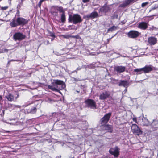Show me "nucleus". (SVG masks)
<instances>
[{
	"label": "nucleus",
	"mask_w": 158,
	"mask_h": 158,
	"mask_svg": "<svg viewBox=\"0 0 158 158\" xmlns=\"http://www.w3.org/2000/svg\"><path fill=\"white\" fill-rule=\"evenodd\" d=\"M42 2H43V1H42V0H40L39 1V2L38 3V6H39V7H40L41 4H42Z\"/></svg>",
	"instance_id": "nucleus-37"
},
{
	"label": "nucleus",
	"mask_w": 158,
	"mask_h": 158,
	"mask_svg": "<svg viewBox=\"0 0 158 158\" xmlns=\"http://www.w3.org/2000/svg\"><path fill=\"white\" fill-rule=\"evenodd\" d=\"M52 83V85H49L48 88L53 91H56L59 92L61 94V93L59 90H62L64 89L66 87L65 83L63 81L59 80H54Z\"/></svg>",
	"instance_id": "nucleus-1"
},
{
	"label": "nucleus",
	"mask_w": 158,
	"mask_h": 158,
	"mask_svg": "<svg viewBox=\"0 0 158 158\" xmlns=\"http://www.w3.org/2000/svg\"><path fill=\"white\" fill-rule=\"evenodd\" d=\"M142 124L143 126H148L150 124V123L146 118H144L142 119Z\"/></svg>",
	"instance_id": "nucleus-20"
},
{
	"label": "nucleus",
	"mask_w": 158,
	"mask_h": 158,
	"mask_svg": "<svg viewBox=\"0 0 158 158\" xmlns=\"http://www.w3.org/2000/svg\"><path fill=\"white\" fill-rule=\"evenodd\" d=\"M10 105L12 106L13 105H11V104H10Z\"/></svg>",
	"instance_id": "nucleus-47"
},
{
	"label": "nucleus",
	"mask_w": 158,
	"mask_h": 158,
	"mask_svg": "<svg viewBox=\"0 0 158 158\" xmlns=\"http://www.w3.org/2000/svg\"><path fill=\"white\" fill-rule=\"evenodd\" d=\"M148 4V2H145V3H142L141 5V6L142 7H144L145 6H146V5H147Z\"/></svg>",
	"instance_id": "nucleus-35"
},
{
	"label": "nucleus",
	"mask_w": 158,
	"mask_h": 158,
	"mask_svg": "<svg viewBox=\"0 0 158 158\" xmlns=\"http://www.w3.org/2000/svg\"><path fill=\"white\" fill-rule=\"evenodd\" d=\"M8 50L6 48H4L0 50V53L5 52H8Z\"/></svg>",
	"instance_id": "nucleus-30"
},
{
	"label": "nucleus",
	"mask_w": 158,
	"mask_h": 158,
	"mask_svg": "<svg viewBox=\"0 0 158 158\" xmlns=\"http://www.w3.org/2000/svg\"><path fill=\"white\" fill-rule=\"evenodd\" d=\"M13 106L14 107H17L19 108L21 107V106L19 105H13Z\"/></svg>",
	"instance_id": "nucleus-42"
},
{
	"label": "nucleus",
	"mask_w": 158,
	"mask_h": 158,
	"mask_svg": "<svg viewBox=\"0 0 158 158\" xmlns=\"http://www.w3.org/2000/svg\"><path fill=\"white\" fill-rule=\"evenodd\" d=\"M8 8V6H5L4 7H1V9L3 10H5L7 9Z\"/></svg>",
	"instance_id": "nucleus-34"
},
{
	"label": "nucleus",
	"mask_w": 158,
	"mask_h": 158,
	"mask_svg": "<svg viewBox=\"0 0 158 158\" xmlns=\"http://www.w3.org/2000/svg\"><path fill=\"white\" fill-rule=\"evenodd\" d=\"M109 10V8L108 6H104L99 9V13L102 12L106 13L108 12Z\"/></svg>",
	"instance_id": "nucleus-14"
},
{
	"label": "nucleus",
	"mask_w": 158,
	"mask_h": 158,
	"mask_svg": "<svg viewBox=\"0 0 158 158\" xmlns=\"http://www.w3.org/2000/svg\"><path fill=\"white\" fill-rule=\"evenodd\" d=\"M18 25V23L16 22L15 20V19H13L10 23V25L12 27H16Z\"/></svg>",
	"instance_id": "nucleus-22"
},
{
	"label": "nucleus",
	"mask_w": 158,
	"mask_h": 158,
	"mask_svg": "<svg viewBox=\"0 0 158 158\" xmlns=\"http://www.w3.org/2000/svg\"><path fill=\"white\" fill-rule=\"evenodd\" d=\"M134 71L139 73L138 74H141L143 72V68L139 69H134Z\"/></svg>",
	"instance_id": "nucleus-24"
},
{
	"label": "nucleus",
	"mask_w": 158,
	"mask_h": 158,
	"mask_svg": "<svg viewBox=\"0 0 158 158\" xmlns=\"http://www.w3.org/2000/svg\"><path fill=\"white\" fill-rule=\"evenodd\" d=\"M129 83L127 81L121 80L119 83V86H123L125 88H127L129 85Z\"/></svg>",
	"instance_id": "nucleus-13"
},
{
	"label": "nucleus",
	"mask_w": 158,
	"mask_h": 158,
	"mask_svg": "<svg viewBox=\"0 0 158 158\" xmlns=\"http://www.w3.org/2000/svg\"><path fill=\"white\" fill-rule=\"evenodd\" d=\"M50 35L52 37H53L54 38L55 37V35L53 33H50Z\"/></svg>",
	"instance_id": "nucleus-38"
},
{
	"label": "nucleus",
	"mask_w": 158,
	"mask_h": 158,
	"mask_svg": "<svg viewBox=\"0 0 158 158\" xmlns=\"http://www.w3.org/2000/svg\"><path fill=\"white\" fill-rule=\"evenodd\" d=\"M116 29V27L115 26H112L108 30V31H113Z\"/></svg>",
	"instance_id": "nucleus-28"
},
{
	"label": "nucleus",
	"mask_w": 158,
	"mask_h": 158,
	"mask_svg": "<svg viewBox=\"0 0 158 158\" xmlns=\"http://www.w3.org/2000/svg\"><path fill=\"white\" fill-rule=\"evenodd\" d=\"M36 108L35 107L31 109V112L32 113H34L36 112Z\"/></svg>",
	"instance_id": "nucleus-32"
},
{
	"label": "nucleus",
	"mask_w": 158,
	"mask_h": 158,
	"mask_svg": "<svg viewBox=\"0 0 158 158\" xmlns=\"http://www.w3.org/2000/svg\"><path fill=\"white\" fill-rule=\"evenodd\" d=\"M122 56L124 57H126V56Z\"/></svg>",
	"instance_id": "nucleus-46"
},
{
	"label": "nucleus",
	"mask_w": 158,
	"mask_h": 158,
	"mask_svg": "<svg viewBox=\"0 0 158 158\" xmlns=\"http://www.w3.org/2000/svg\"><path fill=\"white\" fill-rule=\"evenodd\" d=\"M11 121H12V122H8L7 123H9L12 125H17V121L15 119L12 120Z\"/></svg>",
	"instance_id": "nucleus-29"
},
{
	"label": "nucleus",
	"mask_w": 158,
	"mask_h": 158,
	"mask_svg": "<svg viewBox=\"0 0 158 158\" xmlns=\"http://www.w3.org/2000/svg\"><path fill=\"white\" fill-rule=\"evenodd\" d=\"M154 68L150 65H146L143 68V73H148L153 70Z\"/></svg>",
	"instance_id": "nucleus-10"
},
{
	"label": "nucleus",
	"mask_w": 158,
	"mask_h": 158,
	"mask_svg": "<svg viewBox=\"0 0 158 158\" xmlns=\"http://www.w3.org/2000/svg\"><path fill=\"white\" fill-rule=\"evenodd\" d=\"M148 25V24L147 23L142 22L139 23L138 27L140 29L145 30L147 28Z\"/></svg>",
	"instance_id": "nucleus-12"
},
{
	"label": "nucleus",
	"mask_w": 158,
	"mask_h": 158,
	"mask_svg": "<svg viewBox=\"0 0 158 158\" xmlns=\"http://www.w3.org/2000/svg\"><path fill=\"white\" fill-rule=\"evenodd\" d=\"M152 125L154 127V128H158V121L156 120H153Z\"/></svg>",
	"instance_id": "nucleus-25"
},
{
	"label": "nucleus",
	"mask_w": 158,
	"mask_h": 158,
	"mask_svg": "<svg viewBox=\"0 0 158 158\" xmlns=\"http://www.w3.org/2000/svg\"><path fill=\"white\" fill-rule=\"evenodd\" d=\"M133 120L136 123H137L136 118H133Z\"/></svg>",
	"instance_id": "nucleus-41"
},
{
	"label": "nucleus",
	"mask_w": 158,
	"mask_h": 158,
	"mask_svg": "<svg viewBox=\"0 0 158 158\" xmlns=\"http://www.w3.org/2000/svg\"><path fill=\"white\" fill-rule=\"evenodd\" d=\"M6 97L9 101H12L14 100V97L11 94H9Z\"/></svg>",
	"instance_id": "nucleus-21"
},
{
	"label": "nucleus",
	"mask_w": 158,
	"mask_h": 158,
	"mask_svg": "<svg viewBox=\"0 0 158 158\" xmlns=\"http://www.w3.org/2000/svg\"><path fill=\"white\" fill-rule=\"evenodd\" d=\"M60 19L61 22L64 23L66 21V17L65 13H62L61 15Z\"/></svg>",
	"instance_id": "nucleus-23"
},
{
	"label": "nucleus",
	"mask_w": 158,
	"mask_h": 158,
	"mask_svg": "<svg viewBox=\"0 0 158 158\" xmlns=\"http://www.w3.org/2000/svg\"><path fill=\"white\" fill-rule=\"evenodd\" d=\"M85 103L89 107L94 109L96 108V102L92 99H88L85 101Z\"/></svg>",
	"instance_id": "nucleus-4"
},
{
	"label": "nucleus",
	"mask_w": 158,
	"mask_h": 158,
	"mask_svg": "<svg viewBox=\"0 0 158 158\" xmlns=\"http://www.w3.org/2000/svg\"><path fill=\"white\" fill-rule=\"evenodd\" d=\"M61 36L63 38L68 39L70 38V35H61Z\"/></svg>",
	"instance_id": "nucleus-31"
},
{
	"label": "nucleus",
	"mask_w": 158,
	"mask_h": 158,
	"mask_svg": "<svg viewBox=\"0 0 158 158\" xmlns=\"http://www.w3.org/2000/svg\"><path fill=\"white\" fill-rule=\"evenodd\" d=\"M70 38H77V36H74V35H70Z\"/></svg>",
	"instance_id": "nucleus-39"
},
{
	"label": "nucleus",
	"mask_w": 158,
	"mask_h": 158,
	"mask_svg": "<svg viewBox=\"0 0 158 158\" xmlns=\"http://www.w3.org/2000/svg\"><path fill=\"white\" fill-rule=\"evenodd\" d=\"M53 40V39H52V40Z\"/></svg>",
	"instance_id": "nucleus-48"
},
{
	"label": "nucleus",
	"mask_w": 158,
	"mask_h": 158,
	"mask_svg": "<svg viewBox=\"0 0 158 158\" xmlns=\"http://www.w3.org/2000/svg\"><path fill=\"white\" fill-rule=\"evenodd\" d=\"M68 21L69 22H72L74 24H76L81 22L82 19L80 15L78 14H75L69 16Z\"/></svg>",
	"instance_id": "nucleus-2"
},
{
	"label": "nucleus",
	"mask_w": 158,
	"mask_h": 158,
	"mask_svg": "<svg viewBox=\"0 0 158 158\" xmlns=\"http://www.w3.org/2000/svg\"><path fill=\"white\" fill-rule=\"evenodd\" d=\"M25 37V35L20 32L16 33L13 35L14 39L15 40H21L24 39Z\"/></svg>",
	"instance_id": "nucleus-6"
},
{
	"label": "nucleus",
	"mask_w": 158,
	"mask_h": 158,
	"mask_svg": "<svg viewBox=\"0 0 158 158\" xmlns=\"http://www.w3.org/2000/svg\"><path fill=\"white\" fill-rule=\"evenodd\" d=\"M53 53H54L55 55H57V56H60L61 54H60L58 52H56V51H53Z\"/></svg>",
	"instance_id": "nucleus-36"
},
{
	"label": "nucleus",
	"mask_w": 158,
	"mask_h": 158,
	"mask_svg": "<svg viewBox=\"0 0 158 158\" xmlns=\"http://www.w3.org/2000/svg\"><path fill=\"white\" fill-rule=\"evenodd\" d=\"M103 129L108 131L111 132H112V126L111 125H107L103 126Z\"/></svg>",
	"instance_id": "nucleus-17"
},
{
	"label": "nucleus",
	"mask_w": 158,
	"mask_h": 158,
	"mask_svg": "<svg viewBox=\"0 0 158 158\" xmlns=\"http://www.w3.org/2000/svg\"><path fill=\"white\" fill-rule=\"evenodd\" d=\"M148 41L151 44L154 45L156 43L157 40L155 38L151 37L148 38Z\"/></svg>",
	"instance_id": "nucleus-15"
},
{
	"label": "nucleus",
	"mask_w": 158,
	"mask_h": 158,
	"mask_svg": "<svg viewBox=\"0 0 158 158\" xmlns=\"http://www.w3.org/2000/svg\"><path fill=\"white\" fill-rule=\"evenodd\" d=\"M53 10H57V11L62 13H64L63 8L61 6H53Z\"/></svg>",
	"instance_id": "nucleus-19"
},
{
	"label": "nucleus",
	"mask_w": 158,
	"mask_h": 158,
	"mask_svg": "<svg viewBox=\"0 0 158 158\" xmlns=\"http://www.w3.org/2000/svg\"><path fill=\"white\" fill-rule=\"evenodd\" d=\"M125 69V67L122 66H117L115 68V70L118 73H120L124 72Z\"/></svg>",
	"instance_id": "nucleus-16"
},
{
	"label": "nucleus",
	"mask_w": 158,
	"mask_h": 158,
	"mask_svg": "<svg viewBox=\"0 0 158 158\" xmlns=\"http://www.w3.org/2000/svg\"><path fill=\"white\" fill-rule=\"evenodd\" d=\"M10 132V131H5V133H9Z\"/></svg>",
	"instance_id": "nucleus-43"
},
{
	"label": "nucleus",
	"mask_w": 158,
	"mask_h": 158,
	"mask_svg": "<svg viewBox=\"0 0 158 158\" xmlns=\"http://www.w3.org/2000/svg\"><path fill=\"white\" fill-rule=\"evenodd\" d=\"M57 10H53V6H52L51 9V13L54 15H57Z\"/></svg>",
	"instance_id": "nucleus-26"
},
{
	"label": "nucleus",
	"mask_w": 158,
	"mask_h": 158,
	"mask_svg": "<svg viewBox=\"0 0 158 158\" xmlns=\"http://www.w3.org/2000/svg\"><path fill=\"white\" fill-rule=\"evenodd\" d=\"M119 149L117 147H116L114 149H110L109 152L115 157H117L119 155Z\"/></svg>",
	"instance_id": "nucleus-9"
},
{
	"label": "nucleus",
	"mask_w": 158,
	"mask_h": 158,
	"mask_svg": "<svg viewBox=\"0 0 158 158\" xmlns=\"http://www.w3.org/2000/svg\"><path fill=\"white\" fill-rule=\"evenodd\" d=\"M16 22L18 25H24L27 23V21L23 18H18L17 19Z\"/></svg>",
	"instance_id": "nucleus-11"
},
{
	"label": "nucleus",
	"mask_w": 158,
	"mask_h": 158,
	"mask_svg": "<svg viewBox=\"0 0 158 158\" xmlns=\"http://www.w3.org/2000/svg\"><path fill=\"white\" fill-rule=\"evenodd\" d=\"M158 8V5L157 4H155L153 5L151 7V9L149 10V12H150L152 10H154L155 9Z\"/></svg>",
	"instance_id": "nucleus-27"
},
{
	"label": "nucleus",
	"mask_w": 158,
	"mask_h": 158,
	"mask_svg": "<svg viewBox=\"0 0 158 158\" xmlns=\"http://www.w3.org/2000/svg\"><path fill=\"white\" fill-rule=\"evenodd\" d=\"M19 94H17L16 97H15V99H17V98L19 97Z\"/></svg>",
	"instance_id": "nucleus-44"
},
{
	"label": "nucleus",
	"mask_w": 158,
	"mask_h": 158,
	"mask_svg": "<svg viewBox=\"0 0 158 158\" xmlns=\"http://www.w3.org/2000/svg\"><path fill=\"white\" fill-rule=\"evenodd\" d=\"M111 115V113H109L105 115L101 119V123L102 125H104L107 123Z\"/></svg>",
	"instance_id": "nucleus-7"
},
{
	"label": "nucleus",
	"mask_w": 158,
	"mask_h": 158,
	"mask_svg": "<svg viewBox=\"0 0 158 158\" xmlns=\"http://www.w3.org/2000/svg\"><path fill=\"white\" fill-rule=\"evenodd\" d=\"M118 15L117 14H114L112 16V18L113 19H117L118 17Z\"/></svg>",
	"instance_id": "nucleus-33"
},
{
	"label": "nucleus",
	"mask_w": 158,
	"mask_h": 158,
	"mask_svg": "<svg viewBox=\"0 0 158 158\" xmlns=\"http://www.w3.org/2000/svg\"><path fill=\"white\" fill-rule=\"evenodd\" d=\"M131 130L132 132L135 135H139L141 134L142 133V131L136 124H132Z\"/></svg>",
	"instance_id": "nucleus-3"
},
{
	"label": "nucleus",
	"mask_w": 158,
	"mask_h": 158,
	"mask_svg": "<svg viewBox=\"0 0 158 158\" xmlns=\"http://www.w3.org/2000/svg\"><path fill=\"white\" fill-rule=\"evenodd\" d=\"M98 14L96 12H93L91 13L90 14L87 15V17L92 18H95L97 17Z\"/></svg>",
	"instance_id": "nucleus-18"
},
{
	"label": "nucleus",
	"mask_w": 158,
	"mask_h": 158,
	"mask_svg": "<svg viewBox=\"0 0 158 158\" xmlns=\"http://www.w3.org/2000/svg\"><path fill=\"white\" fill-rule=\"evenodd\" d=\"M110 93L107 91L102 92L99 95V99L101 100H105L109 97Z\"/></svg>",
	"instance_id": "nucleus-8"
},
{
	"label": "nucleus",
	"mask_w": 158,
	"mask_h": 158,
	"mask_svg": "<svg viewBox=\"0 0 158 158\" xmlns=\"http://www.w3.org/2000/svg\"><path fill=\"white\" fill-rule=\"evenodd\" d=\"M140 34V33L137 31L131 30L128 33L127 35L130 38H135L138 37Z\"/></svg>",
	"instance_id": "nucleus-5"
},
{
	"label": "nucleus",
	"mask_w": 158,
	"mask_h": 158,
	"mask_svg": "<svg viewBox=\"0 0 158 158\" xmlns=\"http://www.w3.org/2000/svg\"><path fill=\"white\" fill-rule=\"evenodd\" d=\"M89 0H82V2L84 3H86L89 2Z\"/></svg>",
	"instance_id": "nucleus-40"
},
{
	"label": "nucleus",
	"mask_w": 158,
	"mask_h": 158,
	"mask_svg": "<svg viewBox=\"0 0 158 158\" xmlns=\"http://www.w3.org/2000/svg\"><path fill=\"white\" fill-rule=\"evenodd\" d=\"M127 88H126V89H125L124 90V91H125V92H127Z\"/></svg>",
	"instance_id": "nucleus-45"
}]
</instances>
